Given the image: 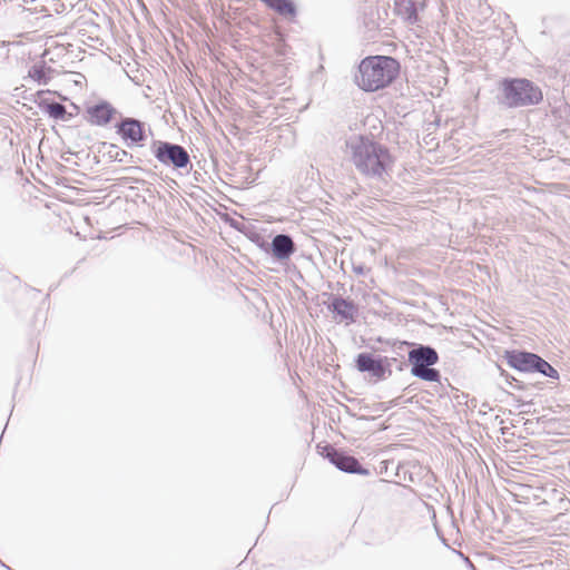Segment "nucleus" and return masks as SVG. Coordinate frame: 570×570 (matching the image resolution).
<instances>
[{"label": "nucleus", "instance_id": "f257e3e1", "mask_svg": "<svg viewBox=\"0 0 570 570\" xmlns=\"http://www.w3.org/2000/svg\"><path fill=\"white\" fill-rule=\"evenodd\" d=\"M346 148L356 169L364 176L385 180L394 159L390 150L364 136L354 135L346 140Z\"/></svg>", "mask_w": 570, "mask_h": 570}, {"label": "nucleus", "instance_id": "f03ea898", "mask_svg": "<svg viewBox=\"0 0 570 570\" xmlns=\"http://www.w3.org/2000/svg\"><path fill=\"white\" fill-rule=\"evenodd\" d=\"M400 63L387 56H370L358 65L356 85L364 91H376L389 86L399 75Z\"/></svg>", "mask_w": 570, "mask_h": 570}, {"label": "nucleus", "instance_id": "7ed1b4c3", "mask_svg": "<svg viewBox=\"0 0 570 570\" xmlns=\"http://www.w3.org/2000/svg\"><path fill=\"white\" fill-rule=\"evenodd\" d=\"M498 102L509 109L539 105L543 100L540 87L525 78H503L499 82Z\"/></svg>", "mask_w": 570, "mask_h": 570}, {"label": "nucleus", "instance_id": "20e7f679", "mask_svg": "<svg viewBox=\"0 0 570 570\" xmlns=\"http://www.w3.org/2000/svg\"><path fill=\"white\" fill-rule=\"evenodd\" d=\"M439 362V354L432 346L419 345L409 352L411 374L426 382H440V371L434 368Z\"/></svg>", "mask_w": 570, "mask_h": 570}, {"label": "nucleus", "instance_id": "39448f33", "mask_svg": "<svg viewBox=\"0 0 570 570\" xmlns=\"http://www.w3.org/2000/svg\"><path fill=\"white\" fill-rule=\"evenodd\" d=\"M151 148L155 158L165 166L181 169L190 164L188 151L178 144L156 140Z\"/></svg>", "mask_w": 570, "mask_h": 570}, {"label": "nucleus", "instance_id": "423d86ee", "mask_svg": "<svg viewBox=\"0 0 570 570\" xmlns=\"http://www.w3.org/2000/svg\"><path fill=\"white\" fill-rule=\"evenodd\" d=\"M127 147H141L147 138L145 124L136 118L126 117L115 126Z\"/></svg>", "mask_w": 570, "mask_h": 570}, {"label": "nucleus", "instance_id": "0eeeda50", "mask_svg": "<svg viewBox=\"0 0 570 570\" xmlns=\"http://www.w3.org/2000/svg\"><path fill=\"white\" fill-rule=\"evenodd\" d=\"M322 454L327 458L333 465L343 472L362 475L368 474V470L364 469L357 459L337 451L332 445H325L322 450Z\"/></svg>", "mask_w": 570, "mask_h": 570}, {"label": "nucleus", "instance_id": "6e6552de", "mask_svg": "<svg viewBox=\"0 0 570 570\" xmlns=\"http://www.w3.org/2000/svg\"><path fill=\"white\" fill-rule=\"evenodd\" d=\"M355 366L360 372H367L377 380L384 379L386 373L391 374L386 357L375 356L371 353H360L356 356Z\"/></svg>", "mask_w": 570, "mask_h": 570}, {"label": "nucleus", "instance_id": "1a4fd4ad", "mask_svg": "<svg viewBox=\"0 0 570 570\" xmlns=\"http://www.w3.org/2000/svg\"><path fill=\"white\" fill-rule=\"evenodd\" d=\"M328 309L335 314L338 322H345L347 325L355 322L358 313V307L353 301L341 296H333Z\"/></svg>", "mask_w": 570, "mask_h": 570}, {"label": "nucleus", "instance_id": "9d476101", "mask_svg": "<svg viewBox=\"0 0 570 570\" xmlns=\"http://www.w3.org/2000/svg\"><path fill=\"white\" fill-rule=\"evenodd\" d=\"M537 357L538 354L517 350L507 351L504 354V358L509 366L525 373H534Z\"/></svg>", "mask_w": 570, "mask_h": 570}, {"label": "nucleus", "instance_id": "9b49d317", "mask_svg": "<svg viewBox=\"0 0 570 570\" xmlns=\"http://www.w3.org/2000/svg\"><path fill=\"white\" fill-rule=\"evenodd\" d=\"M116 112L117 110L107 101L87 108L90 124L101 127L108 125Z\"/></svg>", "mask_w": 570, "mask_h": 570}, {"label": "nucleus", "instance_id": "f8f14e48", "mask_svg": "<svg viewBox=\"0 0 570 570\" xmlns=\"http://www.w3.org/2000/svg\"><path fill=\"white\" fill-rule=\"evenodd\" d=\"M271 249L275 258L286 261L295 253L296 246L289 235L278 234L272 239Z\"/></svg>", "mask_w": 570, "mask_h": 570}, {"label": "nucleus", "instance_id": "ddd939ff", "mask_svg": "<svg viewBox=\"0 0 570 570\" xmlns=\"http://www.w3.org/2000/svg\"><path fill=\"white\" fill-rule=\"evenodd\" d=\"M397 14L409 24H415L419 20L415 2L412 0H399L395 2Z\"/></svg>", "mask_w": 570, "mask_h": 570}, {"label": "nucleus", "instance_id": "4468645a", "mask_svg": "<svg viewBox=\"0 0 570 570\" xmlns=\"http://www.w3.org/2000/svg\"><path fill=\"white\" fill-rule=\"evenodd\" d=\"M268 8L273 9L279 16L295 18L297 14L296 6L292 0H262Z\"/></svg>", "mask_w": 570, "mask_h": 570}, {"label": "nucleus", "instance_id": "2eb2a0df", "mask_svg": "<svg viewBox=\"0 0 570 570\" xmlns=\"http://www.w3.org/2000/svg\"><path fill=\"white\" fill-rule=\"evenodd\" d=\"M52 68L46 67L45 62L35 63L28 72V76L38 82V85H48V82L51 80L52 76Z\"/></svg>", "mask_w": 570, "mask_h": 570}, {"label": "nucleus", "instance_id": "dca6fc26", "mask_svg": "<svg viewBox=\"0 0 570 570\" xmlns=\"http://www.w3.org/2000/svg\"><path fill=\"white\" fill-rule=\"evenodd\" d=\"M40 107L49 115V117L57 119V120H63L67 115V110L65 105L51 101V102H41Z\"/></svg>", "mask_w": 570, "mask_h": 570}, {"label": "nucleus", "instance_id": "f3484780", "mask_svg": "<svg viewBox=\"0 0 570 570\" xmlns=\"http://www.w3.org/2000/svg\"><path fill=\"white\" fill-rule=\"evenodd\" d=\"M534 372L540 373L547 377L550 379H558L559 373L558 371L549 364L546 360H543L541 356L538 355L535 361V370Z\"/></svg>", "mask_w": 570, "mask_h": 570}, {"label": "nucleus", "instance_id": "a211bd4d", "mask_svg": "<svg viewBox=\"0 0 570 570\" xmlns=\"http://www.w3.org/2000/svg\"><path fill=\"white\" fill-rule=\"evenodd\" d=\"M108 156L115 161L124 163L126 158L129 156L128 151L119 148L115 144H108Z\"/></svg>", "mask_w": 570, "mask_h": 570}, {"label": "nucleus", "instance_id": "6ab92c4d", "mask_svg": "<svg viewBox=\"0 0 570 570\" xmlns=\"http://www.w3.org/2000/svg\"><path fill=\"white\" fill-rule=\"evenodd\" d=\"M352 268H353V272L356 274V275H360V276H364L368 273V268L363 265V264H355L353 263L352 264Z\"/></svg>", "mask_w": 570, "mask_h": 570}, {"label": "nucleus", "instance_id": "aec40b11", "mask_svg": "<svg viewBox=\"0 0 570 570\" xmlns=\"http://www.w3.org/2000/svg\"><path fill=\"white\" fill-rule=\"evenodd\" d=\"M230 226H232V227H234V228H235V229H237V230H242V226H243V224H242V223H239V222H237V220H234V219H233V220L230 222Z\"/></svg>", "mask_w": 570, "mask_h": 570}, {"label": "nucleus", "instance_id": "412c9836", "mask_svg": "<svg viewBox=\"0 0 570 570\" xmlns=\"http://www.w3.org/2000/svg\"><path fill=\"white\" fill-rule=\"evenodd\" d=\"M0 51H3V47H0Z\"/></svg>", "mask_w": 570, "mask_h": 570}]
</instances>
